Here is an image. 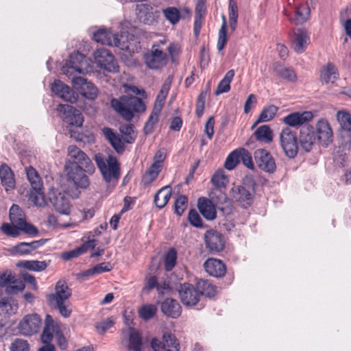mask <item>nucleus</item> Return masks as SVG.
<instances>
[{"label":"nucleus","instance_id":"1","mask_svg":"<svg viewBox=\"0 0 351 351\" xmlns=\"http://www.w3.org/2000/svg\"><path fill=\"white\" fill-rule=\"evenodd\" d=\"M119 131L123 140L117 133L110 128H104L102 134L117 154H123L125 151L124 142L128 144L133 143L137 137V132L134 130L132 124L121 125Z\"/></svg>","mask_w":351,"mask_h":351},{"label":"nucleus","instance_id":"2","mask_svg":"<svg viewBox=\"0 0 351 351\" xmlns=\"http://www.w3.org/2000/svg\"><path fill=\"white\" fill-rule=\"evenodd\" d=\"M93 38L97 43L109 46H114L121 50L129 52H134L138 49L136 44H138V42L133 36H130V41L129 43H125L124 36L121 35L119 36V34L112 33L110 29H100L97 30L94 33Z\"/></svg>","mask_w":351,"mask_h":351},{"label":"nucleus","instance_id":"3","mask_svg":"<svg viewBox=\"0 0 351 351\" xmlns=\"http://www.w3.org/2000/svg\"><path fill=\"white\" fill-rule=\"evenodd\" d=\"M111 106L126 121L134 117V112H143L146 106L141 99L133 96H121L119 99H112Z\"/></svg>","mask_w":351,"mask_h":351},{"label":"nucleus","instance_id":"4","mask_svg":"<svg viewBox=\"0 0 351 351\" xmlns=\"http://www.w3.org/2000/svg\"><path fill=\"white\" fill-rule=\"evenodd\" d=\"M94 159L104 180L108 183L116 184L121 175L120 164L117 157L109 155L104 158L101 153H97Z\"/></svg>","mask_w":351,"mask_h":351},{"label":"nucleus","instance_id":"5","mask_svg":"<svg viewBox=\"0 0 351 351\" xmlns=\"http://www.w3.org/2000/svg\"><path fill=\"white\" fill-rule=\"evenodd\" d=\"M83 168L84 167L71 160L65 162L64 169L67 181L72 183L77 189H87L90 184L89 178L85 173L86 171Z\"/></svg>","mask_w":351,"mask_h":351},{"label":"nucleus","instance_id":"6","mask_svg":"<svg viewBox=\"0 0 351 351\" xmlns=\"http://www.w3.org/2000/svg\"><path fill=\"white\" fill-rule=\"evenodd\" d=\"M91 60L82 53H73L62 67V71L69 77L75 73H87L92 71Z\"/></svg>","mask_w":351,"mask_h":351},{"label":"nucleus","instance_id":"7","mask_svg":"<svg viewBox=\"0 0 351 351\" xmlns=\"http://www.w3.org/2000/svg\"><path fill=\"white\" fill-rule=\"evenodd\" d=\"M55 333L57 343L62 350L67 347V341L60 331V328L57 322H55L50 315H47L45 319V326L41 335V341L43 343H50Z\"/></svg>","mask_w":351,"mask_h":351},{"label":"nucleus","instance_id":"8","mask_svg":"<svg viewBox=\"0 0 351 351\" xmlns=\"http://www.w3.org/2000/svg\"><path fill=\"white\" fill-rule=\"evenodd\" d=\"M42 324L40 315L36 313L27 314L19 321L17 329L21 335L30 337L40 331Z\"/></svg>","mask_w":351,"mask_h":351},{"label":"nucleus","instance_id":"9","mask_svg":"<svg viewBox=\"0 0 351 351\" xmlns=\"http://www.w3.org/2000/svg\"><path fill=\"white\" fill-rule=\"evenodd\" d=\"M145 64L149 69L159 70L165 67L169 61L168 55L158 45H152L151 49L144 55Z\"/></svg>","mask_w":351,"mask_h":351},{"label":"nucleus","instance_id":"10","mask_svg":"<svg viewBox=\"0 0 351 351\" xmlns=\"http://www.w3.org/2000/svg\"><path fill=\"white\" fill-rule=\"evenodd\" d=\"M280 143L286 156L294 158L298 152V142L296 134L290 128L282 130L280 134Z\"/></svg>","mask_w":351,"mask_h":351},{"label":"nucleus","instance_id":"11","mask_svg":"<svg viewBox=\"0 0 351 351\" xmlns=\"http://www.w3.org/2000/svg\"><path fill=\"white\" fill-rule=\"evenodd\" d=\"M93 58L97 66L108 72L118 71L117 63L113 55L107 49L101 48L93 53Z\"/></svg>","mask_w":351,"mask_h":351},{"label":"nucleus","instance_id":"12","mask_svg":"<svg viewBox=\"0 0 351 351\" xmlns=\"http://www.w3.org/2000/svg\"><path fill=\"white\" fill-rule=\"evenodd\" d=\"M314 132L317 142L322 146L327 147L332 143L333 132L331 125L327 119H319L315 124Z\"/></svg>","mask_w":351,"mask_h":351},{"label":"nucleus","instance_id":"13","mask_svg":"<svg viewBox=\"0 0 351 351\" xmlns=\"http://www.w3.org/2000/svg\"><path fill=\"white\" fill-rule=\"evenodd\" d=\"M68 156L70 157L71 162H76L81 167H84L86 172L93 173L95 171V166L90 158L85 152L82 151L75 145H70L67 149Z\"/></svg>","mask_w":351,"mask_h":351},{"label":"nucleus","instance_id":"14","mask_svg":"<svg viewBox=\"0 0 351 351\" xmlns=\"http://www.w3.org/2000/svg\"><path fill=\"white\" fill-rule=\"evenodd\" d=\"M60 117L68 124L80 127L84 122L79 110L68 104H60L57 108Z\"/></svg>","mask_w":351,"mask_h":351},{"label":"nucleus","instance_id":"15","mask_svg":"<svg viewBox=\"0 0 351 351\" xmlns=\"http://www.w3.org/2000/svg\"><path fill=\"white\" fill-rule=\"evenodd\" d=\"M138 19L146 25H154L157 22L159 12L151 4H138L135 9Z\"/></svg>","mask_w":351,"mask_h":351},{"label":"nucleus","instance_id":"16","mask_svg":"<svg viewBox=\"0 0 351 351\" xmlns=\"http://www.w3.org/2000/svg\"><path fill=\"white\" fill-rule=\"evenodd\" d=\"M72 295V291L64 280H58L55 286V292L46 296L49 304L66 302Z\"/></svg>","mask_w":351,"mask_h":351},{"label":"nucleus","instance_id":"17","mask_svg":"<svg viewBox=\"0 0 351 351\" xmlns=\"http://www.w3.org/2000/svg\"><path fill=\"white\" fill-rule=\"evenodd\" d=\"M151 346L154 351H160L165 349L166 351H179L180 343L177 338L172 334L164 333L162 342L157 338H153L151 341Z\"/></svg>","mask_w":351,"mask_h":351},{"label":"nucleus","instance_id":"18","mask_svg":"<svg viewBox=\"0 0 351 351\" xmlns=\"http://www.w3.org/2000/svg\"><path fill=\"white\" fill-rule=\"evenodd\" d=\"M180 300L184 305L193 306L199 300V293L196 288L191 284L184 283L178 289Z\"/></svg>","mask_w":351,"mask_h":351},{"label":"nucleus","instance_id":"19","mask_svg":"<svg viewBox=\"0 0 351 351\" xmlns=\"http://www.w3.org/2000/svg\"><path fill=\"white\" fill-rule=\"evenodd\" d=\"M231 197L241 206L247 208L253 202V193L245 186L234 185L230 190Z\"/></svg>","mask_w":351,"mask_h":351},{"label":"nucleus","instance_id":"20","mask_svg":"<svg viewBox=\"0 0 351 351\" xmlns=\"http://www.w3.org/2000/svg\"><path fill=\"white\" fill-rule=\"evenodd\" d=\"M3 232L10 237H17L21 232L36 236L38 233V229L32 224H23V226L12 223H3L1 226Z\"/></svg>","mask_w":351,"mask_h":351},{"label":"nucleus","instance_id":"21","mask_svg":"<svg viewBox=\"0 0 351 351\" xmlns=\"http://www.w3.org/2000/svg\"><path fill=\"white\" fill-rule=\"evenodd\" d=\"M72 83L74 88L84 97L94 99L97 96V88L90 82H88L83 77H73Z\"/></svg>","mask_w":351,"mask_h":351},{"label":"nucleus","instance_id":"22","mask_svg":"<svg viewBox=\"0 0 351 351\" xmlns=\"http://www.w3.org/2000/svg\"><path fill=\"white\" fill-rule=\"evenodd\" d=\"M254 158L257 165L267 173H273L276 169L274 158L266 150L261 149L254 152Z\"/></svg>","mask_w":351,"mask_h":351},{"label":"nucleus","instance_id":"23","mask_svg":"<svg viewBox=\"0 0 351 351\" xmlns=\"http://www.w3.org/2000/svg\"><path fill=\"white\" fill-rule=\"evenodd\" d=\"M313 119V114L311 111L295 112L283 117L282 121L290 127L298 128L310 122Z\"/></svg>","mask_w":351,"mask_h":351},{"label":"nucleus","instance_id":"24","mask_svg":"<svg viewBox=\"0 0 351 351\" xmlns=\"http://www.w3.org/2000/svg\"><path fill=\"white\" fill-rule=\"evenodd\" d=\"M204 241L206 247L211 252H221L225 247V241L223 236L213 230L206 231L204 234Z\"/></svg>","mask_w":351,"mask_h":351},{"label":"nucleus","instance_id":"25","mask_svg":"<svg viewBox=\"0 0 351 351\" xmlns=\"http://www.w3.org/2000/svg\"><path fill=\"white\" fill-rule=\"evenodd\" d=\"M123 343L132 351H142V338L139 332L134 328H129L123 332Z\"/></svg>","mask_w":351,"mask_h":351},{"label":"nucleus","instance_id":"26","mask_svg":"<svg viewBox=\"0 0 351 351\" xmlns=\"http://www.w3.org/2000/svg\"><path fill=\"white\" fill-rule=\"evenodd\" d=\"M339 79L337 68L331 62L324 65L320 71V81L322 84L334 86Z\"/></svg>","mask_w":351,"mask_h":351},{"label":"nucleus","instance_id":"27","mask_svg":"<svg viewBox=\"0 0 351 351\" xmlns=\"http://www.w3.org/2000/svg\"><path fill=\"white\" fill-rule=\"evenodd\" d=\"M47 239H40L32 242H21L13 246L10 250L13 255H27L43 246Z\"/></svg>","mask_w":351,"mask_h":351},{"label":"nucleus","instance_id":"28","mask_svg":"<svg viewBox=\"0 0 351 351\" xmlns=\"http://www.w3.org/2000/svg\"><path fill=\"white\" fill-rule=\"evenodd\" d=\"M51 89L54 94L65 101L73 102L76 100L73 91L60 80H55Z\"/></svg>","mask_w":351,"mask_h":351},{"label":"nucleus","instance_id":"29","mask_svg":"<svg viewBox=\"0 0 351 351\" xmlns=\"http://www.w3.org/2000/svg\"><path fill=\"white\" fill-rule=\"evenodd\" d=\"M205 271L210 276L214 277H221L226 271V267L224 263L217 258H208L204 263Z\"/></svg>","mask_w":351,"mask_h":351},{"label":"nucleus","instance_id":"30","mask_svg":"<svg viewBox=\"0 0 351 351\" xmlns=\"http://www.w3.org/2000/svg\"><path fill=\"white\" fill-rule=\"evenodd\" d=\"M309 43L310 36L306 30L299 29L295 32L293 45L295 53L298 54L302 53Z\"/></svg>","mask_w":351,"mask_h":351},{"label":"nucleus","instance_id":"31","mask_svg":"<svg viewBox=\"0 0 351 351\" xmlns=\"http://www.w3.org/2000/svg\"><path fill=\"white\" fill-rule=\"evenodd\" d=\"M49 198L53 206L56 211L62 215H70L71 206L69 201L63 194L60 193L55 194L53 193V196H50Z\"/></svg>","mask_w":351,"mask_h":351},{"label":"nucleus","instance_id":"32","mask_svg":"<svg viewBox=\"0 0 351 351\" xmlns=\"http://www.w3.org/2000/svg\"><path fill=\"white\" fill-rule=\"evenodd\" d=\"M197 207L201 214L207 220H213L217 217V211L214 203L206 197H199L197 201Z\"/></svg>","mask_w":351,"mask_h":351},{"label":"nucleus","instance_id":"33","mask_svg":"<svg viewBox=\"0 0 351 351\" xmlns=\"http://www.w3.org/2000/svg\"><path fill=\"white\" fill-rule=\"evenodd\" d=\"M161 311L167 316L177 318L181 315L182 308L177 300L167 298L161 304Z\"/></svg>","mask_w":351,"mask_h":351},{"label":"nucleus","instance_id":"34","mask_svg":"<svg viewBox=\"0 0 351 351\" xmlns=\"http://www.w3.org/2000/svg\"><path fill=\"white\" fill-rule=\"evenodd\" d=\"M317 139L312 127L304 128L300 132V143L306 152L311 151Z\"/></svg>","mask_w":351,"mask_h":351},{"label":"nucleus","instance_id":"35","mask_svg":"<svg viewBox=\"0 0 351 351\" xmlns=\"http://www.w3.org/2000/svg\"><path fill=\"white\" fill-rule=\"evenodd\" d=\"M311 16L309 4L306 1L298 3L295 7V18L293 21L295 24L301 25L306 22Z\"/></svg>","mask_w":351,"mask_h":351},{"label":"nucleus","instance_id":"36","mask_svg":"<svg viewBox=\"0 0 351 351\" xmlns=\"http://www.w3.org/2000/svg\"><path fill=\"white\" fill-rule=\"evenodd\" d=\"M171 83L172 77L169 76L162 84L161 89L156 97V99L153 108V109H155L156 112H161L167 96L169 93Z\"/></svg>","mask_w":351,"mask_h":351},{"label":"nucleus","instance_id":"37","mask_svg":"<svg viewBox=\"0 0 351 351\" xmlns=\"http://www.w3.org/2000/svg\"><path fill=\"white\" fill-rule=\"evenodd\" d=\"M0 178L2 185L6 191L15 187V180L11 169L6 165L0 167Z\"/></svg>","mask_w":351,"mask_h":351},{"label":"nucleus","instance_id":"38","mask_svg":"<svg viewBox=\"0 0 351 351\" xmlns=\"http://www.w3.org/2000/svg\"><path fill=\"white\" fill-rule=\"evenodd\" d=\"M235 75L233 69L229 70L224 75L223 79L219 82L217 87L215 91V95H219L226 93L230 90V83Z\"/></svg>","mask_w":351,"mask_h":351},{"label":"nucleus","instance_id":"39","mask_svg":"<svg viewBox=\"0 0 351 351\" xmlns=\"http://www.w3.org/2000/svg\"><path fill=\"white\" fill-rule=\"evenodd\" d=\"M171 196V188L165 186L161 188L154 196V203L158 208H162L169 202Z\"/></svg>","mask_w":351,"mask_h":351},{"label":"nucleus","instance_id":"40","mask_svg":"<svg viewBox=\"0 0 351 351\" xmlns=\"http://www.w3.org/2000/svg\"><path fill=\"white\" fill-rule=\"evenodd\" d=\"M10 220L11 223L14 225L23 226V224H29L26 221L23 211L16 204H13L10 209Z\"/></svg>","mask_w":351,"mask_h":351},{"label":"nucleus","instance_id":"41","mask_svg":"<svg viewBox=\"0 0 351 351\" xmlns=\"http://www.w3.org/2000/svg\"><path fill=\"white\" fill-rule=\"evenodd\" d=\"M26 175L27 180L32 186V190L43 189L42 179L34 167L32 166L27 167Z\"/></svg>","mask_w":351,"mask_h":351},{"label":"nucleus","instance_id":"42","mask_svg":"<svg viewBox=\"0 0 351 351\" xmlns=\"http://www.w3.org/2000/svg\"><path fill=\"white\" fill-rule=\"evenodd\" d=\"M256 139L260 142L269 143L272 141L273 132L269 126L263 125L258 127L254 132Z\"/></svg>","mask_w":351,"mask_h":351},{"label":"nucleus","instance_id":"43","mask_svg":"<svg viewBox=\"0 0 351 351\" xmlns=\"http://www.w3.org/2000/svg\"><path fill=\"white\" fill-rule=\"evenodd\" d=\"M196 286L199 293V296L204 295L211 298L216 294V287L207 280H199L197 281Z\"/></svg>","mask_w":351,"mask_h":351},{"label":"nucleus","instance_id":"44","mask_svg":"<svg viewBox=\"0 0 351 351\" xmlns=\"http://www.w3.org/2000/svg\"><path fill=\"white\" fill-rule=\"evenodd\" d=\"M161 170V169L156 166L151 165L143 176L141 182L143 186H150L152 182L156 180Z\"/></svg>","mask_w":351,"mask_h":351},{"label":"nucleus","instance_id":"45","mask_svg":"<svg viewBox=\"0 0 351 351\" xmlns=\"http://www.w3.org/2000/svg\"><path fill=\"white\" fill-rule=\"evenodd\" d=\"M210 200L217 205L226 204L228 202V197L221 188H214L210 190L209 194Z\"/></svg>","mask_w":351,"mask_h":351},{"label":"nucleus","instance_id":"46","mask_svg":"<svg viewBox=\"0 0 351 351\" xmlns=\"http://www.w3.org/2000/svg\"><path fill=\"white\" fill-rule=\"evenodd\" d=\"M278 108L274 105H269L264 108L259 114L256 123L267 122L274 119Z\"/></svg>","mask_w":351,"mask_h":351},{"label":"nucleus","instance_id":"47","mask_svg":"<svg viewBox=\"0 0 351 351\" xmlns=\"http://www.w3.org/2000/svg\"><path fill=\"white\" fill-rule=\"evenodd\" d=\"M211 182L215 188L224 189L228 184V178L222 169H218L211 178Z\"/></svg>","mask_w":351,"mask_h":351},{"label":"nucleus","instance_id":"48","mask_svg":"<svg viewBox=\"0 0 351 351\" xmlns=\"http://www.w3.org/2000/svg\"><path fill=\"white\" fill-rule=\"evenodd\" d=\"M228 15L230 20V27L232 31L237 28L238 19V6L235 0H229L228 2Z\"/></svg>","mask_w":351,"mask_h":351},{"label":"nucleus","instance_id":"49","mask_svg":"<svg viewBox=\"0 0 351 351\" xmlns=\"http://www.w3.org/2000/svg\"><path fill=\"white\" fill-rule=\"evenodd\" d=\"M162 13L166 19L171 25H174L178 23L181 19L180 10L175 7H168L162 10Z\"/></svg>","mask_w":351,"mask_h":351},{"label":"nucleus","instance_id":"50","mask_svg":"<svg viewBox=\"0 0 351 351\" xmlns=\"http://www.w3.org/2000/svg\"><path fill=\"white\" fill-rule=\"evenodd\" d=\"M337 119L343 130H351V115L346 111L341 110L337 113Z\"/></svg>","mask_w":351,"mask_h":351},{"label":"nucleus","instance_id":"51","mask_svg":"<svg viewBox=\"0 0 351 351\" xmlns=\"http://www.w3.org/2000/svg\"><path fill=\"white\" fill-rule=\"evenodd\" d=\"M157 308L154 304H145L138 310L139 316L144 320H148L154 317L156 313Z\"/></svg>","mask_w":351,"mask_h":351},{"label":"nucleus","instance_id":"52","mask_svg":"<svg viewBox=\"0 0 351 351\" xmlns=\"http://www.w3.org/2000/svg\"><path fill=\"white\" fill-rule=\"evenodd\" d=\"M240 161V149L232 152L227 157L225 162V167L228 170L233 169Z\"/></svg>","mask_w":351,"mask_h":351},{"label":"nucleus","instance_id":"53","mask_svg":"<svg viewBox=\"0 0 351 351\" xmlns=\"http://www.w3.org/2000/svg\"><path fill=\"white\" fill-rule=\"evenodd\" d=\"M30 199L34 205L39 207H44L47 204L43 189L32 190L30 195Z\"/></svg>","mask_w":351,"mask_h":351},{"label":"nucleus","instance_id":"54","mask_svg":"<svg viewBox=\"0 0 351 351\" xmlns=\"http://www.w3.org/2000/svg\"><path fill=\"white\" fill-rule=\"evenodd\" d=\"M177 252L173 248H171L165 256V267L167 271H171L176 265Z\"/></svg>","mask_w":351,"mask_h":351},{"label":"nucleus","instance_id":"55","mask_svg":"<svg viewBox=\"0 0 351 351\" xmlns=\"http://www.w3.org/2000/svg\"><path fill=\"white\" fill-rule=\"evenodd\" d=\"M25 289V284L23 281L14 279L5 288V292L8 294L13 295L22 291Z\"/></svg>","mask_w":351,"mask_h":351},{"label":"nucleus","instance_id":"56","mask_svg":"<svg viewBox=\"0 0 351 351\" xmlns=\"http://www.w3.org/2000/svg\"><path fill=\"white\" fill-rule=\"evenodd\" d=\"M18 310V304L14 302H11L8 300L0 301V311L9 315L15 314Z\"/></svg>","mask_w":351,"mask_h":351},{"label":"nucleus","instance_id":"57","mask_svg":"<svg viewBox=\"0 0 351 351\" xmlns=\"http://www.w3.org/2000/svg\"><path fill=\"white\" fill-rule=\"evenodd\" d=\"M10 351H29V345L27 340L17 338L10 345Z\"/></svg>","mask_w":351,"mask_h":351},{"label":"nucleus","instance_id":"58","mask_svg":"<svg viewBox=\"0 0 351 351\" xmlns=\"http://www.w3.org/2000/svg\"><path fill=\"white\" fill-rule=\"evenodd\" d=\"M53 308H55L58 310L60 314L64 317H70L72 309L71 308V305L67 302L49 304Z\"/></svg>","mask_w":351,"mask_h":351},{"label":"nucleus","instance_id":"59","mask_svg":"<svg viewBox=\"0 0 351 351\" xmlns=\"http://www.w3.org/2000/svg\"><path fill=\"white\" fill-rule=\"evenodd\" d=\"M160 112H156L155 109L152 110L147 121L144 126V132L147 134L152 130L154 125L157 123Z\"/></svg>","mask_w":351,"mask_h":351},{"label":"nucleus","instance_id":"60","mask_svg":"<svg viewBox=\"0 0 351 351\" xmlns=\"http://www.w3.org/2000/svg\"><path fill=\"white\" fill-rule=\"evenodd\" d=\"M278 75L290 82H295L297 80L296 74L291 68L282 67L276 71Z\"/></svg>","mask_w":351,"mask_h":351},{"label":"nucleus","instance_id":"61","mask_svg":"<svg viewBox=\"0 0 351 351\" xmlns=\"http://www.w3.org/2000/svg\"><path fill=\"white\" fill-rule=\"evenodd\" d=\"M187 202H188V199L184 195H180L176 199V200L175 201V203H174V209H175V213L178 215L181 216L184 213V212L186 208Z\"/></svg>","mask_w":351,"mask_h":351},{"label":"nucleus","instance_id":"62","mask_svg":"<svg viewBox=\"0 0 351 351\" xmlns=\"http://www.w3.org/2000/svg\"><path fill=\"white\" fill-rule=\"evenodd\" d=\"M169 56L173 63L177 61V57L181 53V47L178 43H171L167 47Z\"/></svg>","mask_w":351,"mask_h":351},{"label":"nucleus","instance_id":"63","mask_svg":"<svg viewBox=\"0 0 351 351\" xmlns=\"http://www.w3.org/2000/svg\"><path fill=\"white\" fill-rule=\"evenodd\" d=\"M240 160H241L243 164L248 169H254V165L252 161V158L247 150L245 149H240Z\"/></svg>","mask_w":351,"mask_h":351},{"label":"nucleus","instance_id":"64","mask_svg":"<svg viewBox=\"0 0 351 351\" xmlns=\"http://www.w3.org/2000/svg\"><path fill=\"white\" fill-rule=\"evenodd\" d=\"M188 219L190 223L196 227V228H202V220L197 213V211L195 209H191L188 215Z\"/></svg>","mask_w":351,"mask_h":351}]
</instances>
